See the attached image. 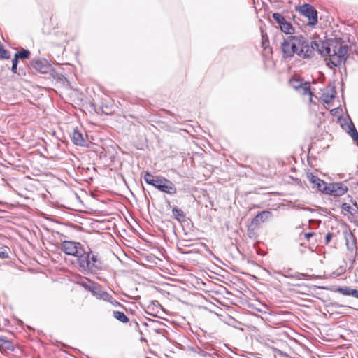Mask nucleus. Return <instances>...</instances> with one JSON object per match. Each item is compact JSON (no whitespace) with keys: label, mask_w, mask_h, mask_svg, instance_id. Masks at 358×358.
Returning <instances> with one entry per match:
<instances>
[{"label":"nucleus","mask_w":358,"mask_h":358,"mask_svg":"<svg viewBox=\"0 0 358 358\" xmlns=\"http://www.w3.org/2000/svg\"><path fill=\"white\" fill-rule=\"evenodd\" d=\"M17 66L12 65L11 70H12L13 73H17Z\"/></svg>","instance_id":"nucleus-35"},{"label":"nucleus","mask_w":358,"mask_h":358,"mask_svg":"<svg viewBox=\"0 0 358 358\" xmlns=\"http://www.w3.org/2000/svg\"><path fill=\"white\" fill-rule=\"evenodd\" d=\"M301 95L303 96H307L308 99L310 102L312 101L313 93L310 90V83H306L303 85V87L299 90Z\"/></svg>","instance_id":"nucleus-16"},{"label":"nucleus","mask_w":358,"mask_h":358,"mask_svg":"<svg viewBox=\"0 0 358 358\" xmlns=\"http://www.w3.org/2000/svg\"><path fill=\"white\" fill-rule=\"evenodd\" d=\"M315 235V233H313V232H309V233H306L305 234V237L307 238V239H309L310 237H312L313 236Z\"/></svg>","instance_id":"nucleus-32"},{"label":"nucleus","mask_w":358,"mask_h":358,"mask_svg":"<svg viewBox=\"0 0 358 358\" xmlns=\"http://www.w3.org/2000/svg\"><path fill=\"white\" fill-rule=\"evenodd\" d=\"M347 246L348 249L351 250H352L355 248V245L354 243H351L350 245L348 243H347Z\"/></svg>","instance_id":"nucleus-33"},{"label":"nucleus","mask_w":358,"mask_h":358,"mask_svg":"<svg viewBox=\"0 0 358 358\" xmlns=\"http://www.w3.org/2000/svg\"><path fill=\"white\" fill-rule=\"evenodd\" d=\"M9 248L7 247H0V257L2 259L9 258Z\"/></svg>","instance_id":"nucleus-27"},{"label":"nucleus","mask_w":358,"mask_h":358,"mask_svg":"<svg viewBox=\"0 0 358 358\" xmlns=\"http://www.w3.org/2000/svg\"><path fill=\"white\" fill-rule=\"evenodd\" d=\"M338 122L343 129L348 134H358L352 121L348 116L340 117Z\"/></svg>","instance_id":"nucleus-10"},{"label":"nucleus","mask_w":358,"mask_h":358,"mask_svg":"<svg viewBox=\"0 0 358 358\" xmlns=\"http://www.w3.org/2000/svg\"><path fill=\"white\" fill-rule=\"evenodd\" d=\"M173 213L175 217L178 220H180L181 219L185 217V214L181 209H179L177 208H173Z\"/></svg>","instance_id":"nucleus-25"},{"label":"nucleus","mask_w":358,"mask_h":358,"mask_svg":"<svg viewBox=\"0 0 358 358\" xmlns=\"http://www.w3.org/2000/svg\"><path fill=\"white\" fill-rule=\"evenodd\" d=\"M296 10L308 19V24L313 26L317 23V13L313 6L306 3L299 6Z\"/></svg>","instance_id":"nucleus-7"},{"label":"nucleus","mask_w":358,"mask_h":358,"mask_svg":"<svg viewBox=\"0 0 358 358\" xmlns=\"http://www.w3.org/2000/svg\"><path fill=\"white\" fill-rule=\"evenodd\" d=\"M352 139H353V141L355 143H356V145L358 146V136H351Z\"/></svg>","instance_id":"nucleus-34"},{"label":"nucleus","mask_w":358,"mask_h":358,"mask_svg":"<svg viewBox=\"0 0 358 358\" xmlns=\"http://www.w3.org/2000/svg\"><path fill=\"white\" fill-rule=\"evenodd\" d=\"M295 41L296 55L303 58L310 57L313 52V48L308 41L302 35H294L292 39Z\"/></svg>","instance_id":"nucleus-4"},{"label":"nucleus","mask_w":358,"mask_h":358,"mask_svg":"<svg viewBox=\"0 0 358 358\" xmlns=\"http://www.w3.org/2000/svg\"><path fill=\"white\" fill-rule=\"evenodd\" d=\"M357 310H358V309H357Z\"/></svg>","instance_id":"nucleus-38"},{"label":"nucleus","mask_w":358,"mask_h":358,"mask_svg":"<svg viewBox=\"0 0 358 358\" xmlns=\"http://www.w3.org/2000/svg\"><path fill=\"white\" fill-rule=\"evenodd\" d=\"M306 178L313 185V187L317 189L323 193V188L326 187L327 183L322 180L320 179L317 176L313 175L312 173H307Z\"/></svg>","instance_id":"nucleus-12"},{"label":"nucleus","mask_w":358,"mask_h":358,"mask_svg":"<svg viewBox=\"0 0 358 358\" xmlns=\"http://www.w3.org/2000/svg\"><path fill=\"white\" fill-rule=\"evenodd\" d=\"M107 301L110 303L112 305H113L115 306H121V304L117 301L114 299L113 296H112V299L111 300Z\"/></svg>","instance_id":"nucleus-29"},{"label":"nucleus","mask_w":358,"mask_h":358,"mask_svg":"<svg viewBox=\"0 0 358 358\" xmlns=\"http://www.w3.org/2000/svg\"><path fill=\"white\" fill-rule=\"evenodd\" d=\"M294 36L290 35L284 38L280 45V50L284 59L292 58L296 55L295 41L292 40Z\"/></svg>","instance_id":"nucleus-8"},{"label":"nucleus","mask_w":358,"mask_h":358,"mask_svg":"<svg viewBox=\"0 0 358 358\" xmlns=\"http://www.w3.org/2000/svg\"><path fill=\"white\" fill-rule=\"evenodd\" d=\"M77 262L81 271L84 272L94 273L103 268V262L99 254L90 248L87 250H83Z\"/></svg>","instance_id":"nucleus-1"},{"label":"nucleus","mask_w":358,"mask_h":358,"mask_svg":"<svg viewBox=\"0 0 358 358\" xmlns=\"http://www.w3.org/2000/svg\"><path fill=\"white\" fill-rule=\"evenodd\" d=\"M18 57H15V55L14 56V59L12 61V65L17 66L18 64Z\"/></svg>","instance_id":"nucleus-31"},{"label":"nucleus","mask_w":358,"mask_h":358,"mask_svg":"<svg viewBox=\"0 0 358 358\" xmlns=\"http://www.w3.org/2000/svg\"><path fill=\"white\" fill-rule=\"evenodd\" d=\"M0 349L4 350H13L12 343L4 337H0Z\"/></svg>","instance_id":"nucleus-18"},{"label":"nucleus","mask_w":358,"mask_h":358,"mask_svg":"<svg viewBox=\"0 0 358 358\" xmlns=\"http://www.w3.org/2000/svg\"><path fill=\"white\" fill-rule=\"evenodd\" d=\"M336 94V92L334 88L326 89L324 90L321 99L324 103H329L335 98Z\"/></svg>","instance_id":"nucleus-15"},{"label":"nucleus","mask_w":358,"mask_h":358,"mask_svg":"<svg viewBox=\"0 0 358 358\" xmlns=\"http://www.w3.org/2000/svg\"><path fill=\"white\" fill-rule=\"evenodd\" d=\"M304 209L308 210H310V211L313 210H312L311 208H304Z\"/></svg>","instance_id":"nucleus-36"},{"label":"nucleus","mask_w":358,"mask_h":358,"mask_svg":"<svg viewBox=\"0 0 358 358\" xmlns=\"http://www.w3.org/2000/svg\"><path fill=\"white\" fill-rule=\"evenodd\" d=\"M113 317L117 320L118 321L122 323H127L129 322V318L127 316L123 313L120 311H114Z\"/></svg>","instance_id":"nucleus-21"},{"label":"nucleus","mask_w":358,"mask_h":358,"mask_svg":"<svg viewBox=\"0 0 358 358\" xmlns=\"http://www.w3.org/2000/svg\"><path fill=\"white\" fill-rule=\"evenodd\" d=\"M272 215L271 212L268 210H264L259 213L252 220L251 224L252 225H258L261 223L266 221Z\"/></svg>","instance_id":"nucleus-13"},{"label":"nucleus","mask_w":358,"mask_h":358,"mask_svg":"<svg viewBox=\"0 0 358 358\" xmlns=\"http://www.w3.org/2000/svg\"><path fill=\"white\" fill-rule=\"evenodd\" d=\"M262 47L263 48L264 51H266L267 49H268V52H271V48L269 47V41L266 35H262Z\"/></svg>","instance_id":"nucleus-24"},{"label":"nucleus","mask_w":358,"mask_h":358,"mask_svg":"<svg viewBox=\"0 0 358 358\" xmlns=\"http://www.w3.org/2000/svg\"><path fill=\"white\" fill-rule=\"evenodd\" d=\"M81 284L97 299H102L103 301H110L112 299V296L107 292L103 291L99 285L91 281H89V283L82 282Z\"/></svg>","instance_id":"nucleus-6"},{"label":"nucleus","mask_w":358,"mask_h":358,"mask_svg":"<svg viewBox=\"0 0 358 358\" xmlns=\"http://www.w3.org/2000/svg\"><path fill=\"white\" fill-rule=\"evenodd\" d=\"M273 18L276 21L279 26L286 20L285 18L278 13H274L273 14Z\"/></svg>","instance_id":"nucleus-26"},{"label":"nucleus","mask_w":358,"mask_h":358,"mask_svg":"<svg viewBox=\"0 0 358 358\" xmlns=\"http://www.w3.org/2000/svg\"><path fill=\"white\" fill-rule=\"evenodd\" d=\"M31 55L29 50L22 49L20 52L15 53V57H18L19 59H29Z\"/></svg>","instance_id":"nucleus-23"},{"label":"nucleus","mask_w":358,"mask_h":358,"mask_svg":"<svg viewBox=\"0 0 358 358\" xmlns=\"http://www.w3.org/2000/svg\"><path fill=\"white\" fill-rule=\"evenodd\" d=\"M143 179L147 184L155 187L162 192L170 195H173L177 192V189L175 185L171 180L164 177H154L149 172H145Z\"/></svg>","instance_id":"nucleus-2"},{"label":"nucleus","mask_w":358,"mask_h":358,"mask_svg":"<svg viewBox=\"0 0 358 358\" xmlns=\"http://www.w3.org/2000/svg\"><path fill=\"white\" fill-rule=\"evenodd\" d=\"M348 191V187L341 182L327 184L323 188V193L335 196H341Z\"/></svg>","instance_id":"nucleus-9"},{"label":"nucleus","mask_w":358,"mask_h":358,"mask_svg":"<svg viewBox=\"0 0 358 358\" xmlns=\"http://www.w3.org/2000/svg\"><path fill=\"white\" fill-rule=\"evenodd\" d=\"M279 27L281 31L287 34H292L294 33V27L292 24L287 20L282 22Z\"/></svg>","instance_id":"nucleus-19"},{"label":"nucleus","mask_w":358,"mask_h":358,"mask_svg":"<svg viewBox=\"0 0 358 358\" xmlns=\"http://www.w3.org/2000/svg\"><path fill=\"white\" fill-rule=\"evenodd\" d=\"M60 249L66 255L76 257L78 259L80 254L83 252L84 248L79 242L64 241L61 243Z\"/></svg>","instance_id":"nucleus-5"},{"label":"nucleus","mask_w":358,"mask_h":358,"mask_svg":"<svg viewBox=\"0 0 358 358\" xmlns=\"http://www.w3.org/2000/svg\"><path fill=\"white\" fill-rule=\"evenodd\" d=\"M31 65L35 69L39 70L41 71H42L41 69L43 65L41 62L38 60L33 61Z\"/></svg>","instance_id":"nucleus-28"},{"label":"nucleus","mask_w":358,"mask_h":358,"mask_svg":"<svg viewBox=\"0 0 358 358\" xmlns=\"http://www.w3.org/2000/svg\"><path fill=\"white\" fill-rule=\"evenodd\" d=\"M73 143L81 147L90 148V145L94 144V136H69Z\"/></svg>","instance_id":"nucleus-11"},{"label":"nucleus","mask_w":358,"mask_h":358,"mask_svg":"<svg viewBox=\"0 0 358 358\" xmlns=\"http://www.w3.org/2000/svg\"><path fill=\"white\" fill-rule=\"evenodd\" d=\"M306 83L303 82V80L299 78L294 77L289 80V85L297 90H299L304 84Z\"/></svg>","instance_id":"nucleus-17"},{"label":"nucleus","mask_w":358,"mask_h":358,"mask_svg":"<svg viewBox=\"0 0 358 358\" xmlns=\"http://www.w3.org/2000/svg\"><path fill=\"white\" fill-rule=\"evenodd\" d=\"M336 292L345 296H352L358 299V290L352 289L350 287H339L336 289Z\"/></svg>","instance_id":"nucleus-14"},{"label":"nucleus","mask_w":358,"mask_h":358,"mask_svg":"<svg viewBox=\"0 0 358 358\" xmlns=\"http://www.w3.org/2000/svg\"><path fill=\"white\" fill-rule=\"evenodd\" d=\"M327 53L329 56L328 64L331 65V68L338 66L346 59L348 48L346 45H343L341 43L334 42L331 43L327 48Z\"/></svg>","instance_id":"nucleus-3"},{"label":"nucleus","mask_w":358,"mask_h":358,"mask_svg":"<svg viewBox=\"0 0 358 358\" xmlns=\"http://www.w3.org/2000/svg\"><path fill=\"white\" fill-rule=\"evenodd\" d=\"M354 206L356 207L357 210L352 208L348 203H344L341 206L342 210L348 212L350 215H354L357 213H358V206L355 202Z\"/></svg>","instance_id":"nucleus-20"},{"label":"nucleus","mask_w":358,"mask_h":358,"mask_svg":"<svg viewBox=\"0 0 358 358\" xmlns=\"http://www.w3.org/2000/svg\"><path fill=\"white\" fill-rule=\"evenodd\" d=\"M334 111H335V110H331V113L332 114H334Z\"/></svg>","instance_id":"nucleus-37"},{"label":"nucleus","mask_w":358,"mask_h":358,"mask_svg":"<svg viewBox=\"0 0 358 358\" xmlns=\"http://www.w3.org/2000/svg\"><path fill=\"white\" fill-rule=\"evenodd\" d=\"M332 238V234L331 233H327L325 236V241L326 243L327 244Z\"/></svg>","instance_id":"nucleus-30"},{"label":"nucleus","mask_w":358,"mask_h":358,"mask_svg":"<svg viewBox=\"0 0 358 358\" xmlns=\"http://www.w3.org/2000/svg\"><path fill=\"white\" fill-rule=\"evenodd\" d=\"M286 277H288V278H295V279H297V280H303V278H308L309 279H313L314 278V276L313 275H309L306 273H295L294 274H292L290 275H285Z\"/></svg>","instance_id":"nucleus-22"}]
</instances>
